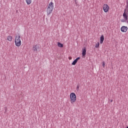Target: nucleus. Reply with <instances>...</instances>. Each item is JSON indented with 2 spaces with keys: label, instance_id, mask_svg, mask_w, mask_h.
Instances as JSON below:
<instances>
[{
  "label": "nucleus",
  "instance_id": "nucleus-1",
  "mask_svg": "<svg viewBox=\"0 0 128 128\" xmlns=\"http://www.w3.org/2000/svg\"><path fill=\"white\" fill-rule=\"evenodd\" d=\"M54 10V2H50L46 10V12L48 16H50Z\"/></svg>",
  "mask_w": 128,
  "mask_h": 128
},
{
  "label": "nucleus",
  "instance_id": "nucleus-2",
  "mask_svg": "<svg viewBox=\"0 0 128 128\" xmlns=\"http://www.w3.org/2000/svg\"><path fill=\"white\" fill-rule=\"evenodd\" d=\"M20 36H17L15 38V44L16 46H20L22 45V41L20 40Z\"/></svg>",
  "mask_w": 128,
  "mask_h": 128
},
{
  "label": "nucleus",
  "instance_id": "nucleus-3",
  "mask_svg": "<svg viewBox=\"0 0 128 128\" xmlns=\"http://www.w3.org/2000/svg\"><path fill=\"white\" fill-rule=\"evenodd\" d=\"M70 100L71 104L76 102V95L74 92H72L70 94Z\"/></svg>",
  "mask_w": 128,
  "mask_h": 128
},
{
  "label": "nucleus",
  "instance_id": "nucleus-4",
  "mask_svg": "<svg viewBox=\"0 0 128 128\" xmlns=\"http://www.w3.org/2000/svg\"><path fill=\"white\" fill-rule=\"evenodd\" d=\"M103 10L104 12H108L110 10V6L107 4H104L103 6Z\"/></svg>",
  "mask_w": 128,
  "mask_h": 128
},
{
  "label": "nucleus",
  "instance_id": "nucleus-5",
  "mask_svg": "<svg viewBox=\"0 0 128 128\" xmlns=\"http://www.w3.org/2000/svg\"><path fill=\"white\" fill-rule=\"evenodd\" d=\"M121 32H126V30H128V27L126 26H122L121 28Z\"/></svg>",
  "mask_w": 128,
  "mask_h": 128
},
{
  "label": "nucleus",
  "instance_id": "nucleus-6",
  "mask_svg": "<svg viewBox=\"0 0 128 128\" xmlns=\"http://www.w3.org/2000/svg\"><path fill=\"white\" fill-rule=\"evenodd\" d=\"M86 48H84L82 49V56H86Z\"/></svg>",
  "mask_w": 128,
  "mask_h": 128
},
{
  "label": "nucleus",
  "instance_id": "nucleus-7",
  "mask_svg": "<svg viewBox=\"0 0 128 128\" xmlns=\"http://www.w3.org/2000/svg\"><path fill=\"white\" fill-rule=\"evenodd\" d=\"M80 60V57L77 58L76 59V60H74L73 61V62H72V66H76V62H78V60Z\"/></svg>",
  "mask_w": 128,
  "mask_h": 128
},
{
  "label": "nucleus",
  "instance_id": "nucleus-8",
  "mask_svg": "<svg viewBox=\"0 0 128 128\" xmlns=\"http://www.w3.org/2000/svg\"><path fill=\"white\" fill-rule=\"evenodd\" d=\"M40 49V46L38 45H35L33 47V50L34 52H38V50Z\"/></svg>",
  "mask_w": 128,
  "mask_h": 128
},
{
  "label": "nucleus",
  "instance_id": "nucleus-9",
  "mask_svg": "<svg viewBox=\"0 0 128 128\" xmlns=\"http://www.w3.org/2000/svg\"><path fill=\"white\" fill-rule=\"evenodd\" d=\"M104 35H102L100 38V44H102L104 42Z\"/></svg>",
  "mask_w": 128,
  "mask_h": 128
},
{
  "label": "nucleus",
  "instance_id": "nucleus-10",
  "mask_svg": "<svg viewBox=\"0 0 128 128\" xmlns=\"http://www.w3.org/2000/svg\"><path fill=\"white\" fill-rule=\"evenodd\" d=\"M123 17L126 20H128V15H126V10H124V12L123 14Z\"/></svg>",
  "mask_w": 128,
  "mask_h": 128
},
{
  "label": "nucleus",
  "instance_id": "nucleus-11",
  "mask_svg": "<svg viewBox=\"0 0 128 128\" xmlns=\"http://www.w3.org/2000/svg\"><path fill=\"white\" fill-rule=\"evenodd\" d=\"M9 42H12V36H8L7 38Z\"/></svg>",
  "mask_w": 128,
  "mask_h": 128
},
{
  "label": "nucleus",
  "instance_id": "nucleus-12",
  "mask_svg": "<svg viewBox=\"0 0 128 128\" xmlns=\"http://www.w3.org/2000/svg\"><path fill=\"white\" fill-rule=\"evenodd\" d=\"M58 46L59 48H64V44L60 42L58 43Z\"/></svg>",
  "mask_w": 128,
  "mask_h": 128
},
{
  "label": "nucleus",
  "instance_id": "nucleus-13",
  "mask_svg": "<svg viewBox=\"0 0 128 128\" xmlns=\"http://www.w3.org/2000/svg\"><path fill=\"white\" fill-rule=\"evenodd\" d=\"M27 4H32V0H26Z\"/></svg>",
  "mask_w": 128,
  "mask_h": 128
},
{
  "label": "nucleus",
  "instance_id": "nucleus-14",
  "mask_svg": "<svg viewBox=\"0 0 128 128\" xmlns=\"http://www.w3.org/2000/svg\"><path fill=\"white\" fill-rule=\"evenodd\" d=\"M100 46V42H98V44H96L95 48H99Z\"/></svg>",
  "mask_w": 128,
  "mask_h": 128
},
{
  "label": "nucleus",
  "instance_id": "nucleus-15",
  "mask_svg": "<svg viewBox=\"0 0 128 128\" xmlns=\"http://www.w3.org/2000/svg\"><path fill=\"white\" fill-rule=\"evenodd\" d=\"M102 65L103 68H104V66H106V63H104V62H102Z\"/></svg>",
  "mask_w": 128,
  "mask_h": 128
},
{
  "label": "nucleus",
  "instance_id": "nucleus-16",
  "mask_svg": "<svg viewBox=\"0 0 128 128\" xmlns=\"http://www.w3.org/2000/svg\"><path fill=\"white\" fill-rule=\"evenodd\" d=\"M126 20H124V19H122V20H121V22H126Z\"/></svg>",
  "mask_w": 128,
  "mask_h": 128
},
{
  "label": "nucleus",
  "instance_id": "nucleus-17",
  "mask_svg": "<svg viewBox=\"0 0 128 128\" xmlns=\"http://www.w3.org/2000/svg\"><path fill=\"white\" fill-rule=\"evenodd\" d=\"M80 90V86H77V88H76V90H78V92Z\"/></svg>",
  "mask_w": 128,
  "mask_h": 128
},
{
  "label": "nucleus",
  "instance_id": "nucleus-18",
  "mask_svg": "<svg viewBox=\"0 0 128 128\" xmlns=\"http://www.w3.org/2000/svg\"><path fill=\"white\" fill-rule=\"evenodd\" d=\"M68 58H69V60H72V58L71 56H70V57Z\"/></svg>",
  "mask_w": 128,
  "mask_h": 128
},
{
  "label": "nucleus",
  "instance_id": "nucleus-19",
  "mask_svg": "<svg viewBox=\"0 0 128 128\" xmlns=\"http://www.w3.org/2000/svg\"><path fill=\"white\" fill-rule=\"evenodd\" d=\"M126 8H128V5H127V6H126Z\"/></svg>",
  "mask_w": 128,
  "mask_h": 128
},
{
  "label": "nucleus",
  "instance_id": "nucleus-20",
  "mask_svg": "<svg viewBox=\"0 0 128 128\" xmlns=\"http://www.w3.org/2000/svg\"><path fill=\"white\" fill-rule=\"evenodd\" d=\"M111 102H112V100H111Z\"/></svg>",
  "mask_w": 128,
  "mask_h": 128
},
{
  "label": "nucleus",
  "instance_id": "nucleus-21",
  "mask_svg": "<svg viewBox=\"0 0 128 128\" xmlns=\"http://www.w3.org/2000/svg\"><path fill=\"white\" fill-rule=\"evenodd\" d=\"M126 128H128V126L126 127Z\"/></svg>",
  "mask_w": 128,
  "mask_h": 128
}]
</instances>
